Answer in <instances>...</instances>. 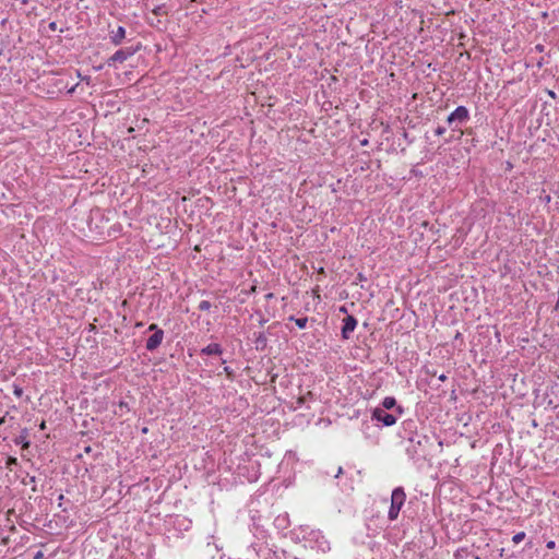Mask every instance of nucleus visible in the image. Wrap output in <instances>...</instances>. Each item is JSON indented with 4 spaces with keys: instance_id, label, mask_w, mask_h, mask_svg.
<instances>
[{
    "instance_id": "obj_23",
    "label": "nucleus",
    "mask_w": 559,
    "mask_h": 559,
    "mask_svg": "<svg viewBox=\"0 0 559 559\" xmlns=\"http://www.w3.org/2000/svg\"><path fill=\"white\" fill-rule=\"evenodd\" d=\"M447 129L442 126H439L436 128L435 130V134L440 136V135H443L445 133Z\"/></svg>"
},
{
    "instance_id": "obj_11",
    "label": "nucleus",
    "mask_w": 559,
    "mask_h": 559,
    "mask_svg": "<svg viewBox=\"0 0 559 559\" xmlns=\"http://www.w3.org/2000/svg\"><path fill=\"white\" fill-rule=\"evenodd\" d=\"M124 38L126 28L123 26H118L116 29L109 32V39L114 46L121 45Z\"/></svg>"
},
{
    "instance_id": "obj_1",
    "label": "nucleus",
    "mask_w": 559,
    "mask_h": 559,
    "mask_svg": "<svg viewBox=\"0 0 559 559\" xmlns=\"http://www.w3.org/2000/svg\"><path fill=\"white\" fill-rule=\"evenodd\" d=\"M274 555L267 531L254 524L240 559H273Z\"/></svg>"
},
{
    "instance_id": "obj_8",
    "label": "nucleus",
    "mask_w": 559,
    "mask_h": 559,
    "mask_svg": "<svg viewBox=\"0 0 559 559\" xmlns=\"http://www.w3.org/2000/svg\"><path fill=\"white\" fill-rule=\"evenodd\" d=\"M148 331L154 332L147 340L145 344V348L148 352H154L156 348H158L164 340V331L158 328L157 324L152 323L148 326Z\"/></svg>"
},
{
    "instance_id": "obj_24",
    "label": "nucleus",
    "mask_w": 559,
    "mask_h": 559,
    "mask_svg": "<svg viewBox=\"0 0 559 559\" xmlns=\"http://www.w3.org/2000/svg\"><path fill=\"white\" fill-rule=\"evenodd\" d=\"M224 372L227 374V377H228L229 379H233V378H234V370H233L231 368H229V367H227V366H226V367H224Z\"/></svg>"
},
{
    "instance_id": "obj_22",
    "label": "nucleus",
    "mask_w": 559,
    "mask_h": 559,
    "mask_svg": "<svg viewBox=\"0 0 559 559\" xmlns=\"http://www.w3.org/2000/svg\"><path fill=\"white\" fill-rule=\"evenodd\" d=\"M212 307L211 302L209 300H202L199 306H198V309L201 310V311H207L210 310Z\"/></svg>"
},
{
    "instance_id": "obj_37",
    "label": "nucleus",
    "mask_w": 559,
    "mask_h": 559,
    "mask_svg": "<svg viewBox=\"0 0 559 559\" xmlns=\"http://www.w3.org/2000/svg\"><path fill=\"white\" fill-rule=\"evenodd\" d=\"M503 554H504V549H503V548H501V549H500V551H499V556H500V557H503Z\"/></svg>"
},
{
    "instance_id": "obj_7",
    "label": "nucleus",
    "mask_w": 559,
    "mask_h": 559,
    "mask_svg": "<svg viewBox=\"0 0 559 559\" xmlns=\"http://www.w3.org/2000/svg\"><path fill=\"white\" fill-rule=\"evenodd\" d=\"M141 49V44L118 49L108 60V67L116 68L117 63H123Z\"/></svg>"
},
{
    "instance_id": "obj_12",
    "label": "nucleus",
    "mask_w": 559,
    "mask_h": 559,
    "mask_svg": "<svg viewBox=\"0 0 559 559\" xmlns=\"http://www.w3.org/2000/svg\"><path fill=\"white\" fill-rule=\"evenodd\" d=\"M200 353H201V355H206V356L222 355L223 348L218 343H210L207 346L203 347Z\"/></svg>"
},
{
    "instance_id": "obj_30",
    "label": "nucleus",
    "mask_w": 559,
    "mask_h": 559,
    "mask_svg": "<svg viewBox=\"0 0 559 559\" xmlns=\"http://www.w3.org/2000/svg\"><path fill=\"white\" fill-rule=\"evenodd\" d=\"M78 84L73 85L72 87H70L68 90V94L72 95L74 92H75V88H76Z\"/></svg>"
},
{
    "instance_id": "obj_42",
    "label": "nucleus",
    "mask_w": 559,
    "mask_h": 559,
    "mask_svg": "<svg viewBox=\"0 0 559 559\" xmlns=\"http://www.w3.org/2000/svg\"><path fill=\"white\" fill-rule=\"evenodd\" d=\"M475 559H480V557H479V556H476V557H475Z\"/></svg>"
},
{
    "instance_id": "obj_28",
    "label": "nucleus",
    "mask_w": 559,
    "mask_h": 559,
    "mask_svg": "<svg viewBox=\"0 0 559 559\" xmlns=\"http://www.w3.org/2000/svg\"><path fill=\"white\" fill-rule=\"evenodd\" d=\"M544 49H545V47L542 44H538V45L535 46V50L538 51V52H543Z\"/></svg>"
},
{
    "instance_id": "obj_18",
    "label": "nucleus",
    "mask_w": 559,
    "mask_h": 559,
    "mask_svg": "<svg viewBox=\"0 0 559 559\" xmlns=\"http://www.w3.org/2000/svg\"><path fill=\"white\" fill-rule=\"evenodd\" d=\"M175 522L179 525V527H181V528H183V530H188V528H189V526H190V524H191V521H190V520H188L187 518L181 516V515H178V516L176 518V521H175Z\"/></svg>"
},
{
    "instance_id": "obj_40",
    "label": "nucleus",
    "mask_w": 559,
    "mask_h": 559,
    "mask_svg": "<svg viewBox=\"0 0 559 559\" xmlns=\"http://www.w3.org/2000/svg\"><path fill=\"white\" fill-rule=\"evenodd\" d=\"M40 428L45 429V421L41 423Z\"/></svg>"
},
{
    "instance_id": "obj_41",
    "label": "nucleus",
    "mask_w": 559,
    "mask_h": 559,
    "mask_svg": "<svg viewBox=\"0 0 559 559\" xmlns=\"http://www.w3.org/2000/svg\"><path fill=\"white\" fill-rule=\"evenodd\" d=\"M292 559H300V558H298V557H292Z\"/></svg>"
},
{
    "instance_id": "obj_19",
    "label": "nucleus",
    "mask_w": 559,
    "mask_h": 559,
    "mask_svg": "<svg viewBox=\"0 0 559 559\" xmlns=\"http://www.w3.org/2000/svg\"><path fill=\"white\" fill-rule=\"evenodd\" d=\"M204 550H205V552H206L207 555H212L214 551H216V552H218V554H219V551H221V549L218 548L217 544H216V543H214V542H213V543L209 542V543L206 544V546H205V549H204Z\"/></svg>"
},
{
    "instance_id": "obj_39",
    "label": "nucleus",
    "mask_w": 559,
    "mask_h": 559,
    "mask_svg": "<svg viewBox=\"0 0 559 559\" xmlns=\"http://www.w3.org/2000/svg\"><path fill=\"white\" fill-rule=\"evenodd\" d=\"M272 297H273V294H272V293H269V294L266 295V298H272Z\"/></svg>"
},
{
    "instance_id": "obj_17",
    "label": "nucleus",
    "mask_w": 559,
    "mask_h": 559,
    "mask_svg": "<svg viewBox=\"0 0 559 559\" xmlns=\"http://www.w3.org/2000/svg\"><path fill=\"white\" fill-rule=\"evenodd\" d=\"M289 320L294 321L299 329H306L307 328V323H308V318L307 317L295 318L294 316H292V317H289Z\"/></svg>"
},
{
    "instance_id": "obj_6",
    "label": "nucleus",
    "mask_w": 559,
    "mask_h": 559,
    "mask_svg": "<svg viewBox=\"0 0 559 559\" xmlns=\"http://www.w3.org/2000/svg\"><path fill=\"white\" fill-rule=\"evenodd\" d=\"M406 501V493L403 487H396L391 493V504L388 511V519L395 521L399 518L400 511Z\"/></svg>"
},
{
    "instance_id": "obj_27",
    "label": "nucleus",
    "mask_w": 559,
    "mask_h": 559,
    "mask_svg": "<svg viewBox=\"0 0 559 559\" xmlns=\"http://www.w3.org/2000/svg\"><path fill=\"white\" fill-rule=\"evenodd\" d=\"M119 407H120V409L126 408L127 411H129V406H128V403H127V402L120 401V403H119Z\"/></svg>"
},
{
    "instance_id": "obj_5",
    "label": "nucleus",
    "mask_w": 559,
    "mask_h": 559,
    "mask_svg": "<svg viewBox=\"0 0 559 559\" xmlns=\"http://www.w3.org/2000/svg\"><path fill=\"white\" fill-rule=\"evenodd\" d=\"M471 119L469 110L466 106H457L447 118L448 126L452 131H461L462 126Z\"/></svg>"
},
{
    "instance_id": "obj_36",
    "label": "nucleus",
    "mask_w": 559,
    "mask_h": 559,
    "mask_svg": "<svg viewBox=\"0 0 559 559\" xmlns=\"http://www.w3.org/2000/svg\"><path fill=\"white\" fill-rule=\"evenodd\" d=\"M340 311H341V312H346V311H347V310H346V307H345V306H342V307L340 308Z\"/></svg>"
},
{
    "instance_id": "obj_26",
    "label": "nucleus",
    "mask_w": 559,
    "mask_h": 559,
    "mask_svg": "<svg viewBox=\"0 0 559 559\" xmlns=\"http://www.w3.org/2000/svg\"><path fill=\"white\" fill-rule=\"evenodd\" d=\"M546 547L548 549H554L556 547V542L555 540L547 542Z\"/></svg>"
},
{
    "instance_id": "obj_14",
    "label": "nucleus",
    "mask_w": 559,
    "mask_h": 559,
    "mask_svg": "<svg viewBox=\"0 0 559 559\" xmlns=\"http://www.w3.org/2000/svg\"><path fill=\"white\" fill-rule=\"evenodd\" d=\"M253 343L255 349L263 350L267 345V337L264 332H258L253 334Z\"/></svg>"
},
{
    "instance_id": "obj_31",
    "label": "nucleus",
    "mask_w": 559,
    "mask_h": 559,
    "mask_svg": "<svg viewBox=\"0 0 559 559\" xmlns=\"http://www.w3.org/2000/svg\"><path fill=\"white\" fill-rule=\"evenodd\" d=\"M438 379H439L440 381L444 382V381L448 379V377H447L444 373H442V374H440V376L438 377Z\"/></svg>"
},
{
    "instance_id": "obj_10",
    "label": "nucleus",
    "mask_w": 559,
    "mask_h": 559,
    "mask_svg": "<svg viewBox=\"0 0 559 559\" xmlns=\"http://www.w3.org/2000/svg\"><path fill=\"white\" fill-rule=\"evenodd\" d=\"M357 323H358L357 319L354 316H347L343 320V326H342L341 334L344 340L349 338L350 334L355 331Z\"/></svg>"
},
{
    "instance_id": "obj_20",
    "label": "nucleus",
    "mask_w": 559,
    "mask_h": 559,
    "mask_svg": "<svg viewBox=\"0 0 559 559\" xmlns=\"http://www.w3.org/2000/svg\"><path fill=\"white\" fill-rule=\"evenodd\" d=\"M525 536H526L525 532H519L513 535L512 542L514 544H520L521 542H523L525 539Z\"/></svg>"
},
{
    "instance_id": "obj_29",
    "label": "nucleus",
    "mask_w": 559,
    "mask_h": 559,
    "mask_svg": "<svg viewBox=\"0 0 559 559\" xmlns=\"http://www.w3.org/2000/svg\"><path fill=\"white\" fill-rule=\"evenodd\" d=\"M341 474H343V468L340 466V467H337L336 473L334 474V477L337 478L341 476Z\"/></svg>"
},
{
    "instance_id": "obj_2",
    "label": "nucleus",
    "mask_w": 559,
    "mask_h": 559,
    "mask_svg": "<svg viewBox=\"0 0 559 559\" xmlns=\"http://www.w3.org/2000/svg\"><path fill=\"white\" fill-rule=\"evenodd\" d=\"M290 539L295 543H304L306 548L317 549L325 552L330 550V543L319 530L311 528L309 525H300L289 533Z\"/></svg>"
},
{
    "instance_id": "obj_21",
    "label": "nucleus",
    "mask_w": 559,
    "mask_h": 559,
    "mask_svg": "<svg viewBox=\"0 0 559 559\" xmlns=\"http://www.w3.org/2000/svg\"><path fill=\"white\" fill-rule=\"evenodd\" d=\"M12 386H13V394L17 399L22 397V395H23V388L20 384L15 383V382L13 383Z\"/></svg>"
},
{
    "instance_id": "obj_15",
    "label": "nucleus",
    "mask_w": 559,
    "mask_h": 559,
    "mask_svg": "<svg viewBox=\"0 0 559 559\" xmlns=\"http://www.w3.org/2000/svg\"><path fill=\"white\" fill-rule=\"evenodd\" d=\"M399 405H396V400L393 396H385L381 403L379 408H383L384 411L395 409Z\"/></svg>"
},
{
    "instance_id": "obj_9",
    "label": "nucleus",
    "mask_w": 559,
    "mask_h": 559,
    "mask_svg": "<svg viewBox=\"0 0 559 559\" xmlns=\"http://www.w3.org/2000/svg\"><path fill=\"white\" fill-rule=\"evenodd\" d=\"M417 431V423L414 419H407L402 423L400 436L406 441L408 438L419 436Z\"/></svg>"
},
{
    "instance_id": "obj_34",
    "label": "nucleus",
    "mask_w": 559,
    "mask_h": 559,
    "mask_svg": "<svg viewBox=\"0 0 559 559\" xmlns=\"http://www.w3.org/2000/svg\"><path fill=\"white\" fill-rule=\"evenodd\" d=\"M49 27H50L51 29H56V23H55V22L50 23Z\"/></svg>"
},
{
    "instance_id": "obj_38",
    "label": "nucleus",
    "mask_w": 559,
    "mask_h": 559,
    "mask_svg": "<svg viewBox=\"0 0 559 559\" xmlns=\"http://www.w3.org/2000/svg\"><path fill=\"white\" fill-rule=\"evenodd\" d=\"M35 479H36L35 476H31L29 477V483H35Z\"/></svg>"
},
{
    "instance_id": "obj_3",
    "label": "nucleus",
    "mask_w": 559,
    "mask_h": 559,
    "mask_svg": "<svg viewBox=\"0 0 559 559\" xmlns=\"http://www.w3.org/2000/svg\"><path fill=\"white\" fill-rule=\"evenodd\" d=\"M429 444L430 438L424 433L408 438L405 445L406 454L414 462L424 460L428 454Z\"/></svg>"
},
{
    "instance_id": "obj_33",
    "label": "nucleus",
    "mask_w": 559,
    "mask_h": 559,
    "mask_svg": "<svg viewBox=\"0 0 559 559\" xmlns=\"http://www.w3.org/2000/svg\"><path fill=\"white\" fill-rule=\"evenodd\" d=\"M548 95H549L550 97H552V98H555V97H556V93H555L554 91H548Z\"/></svg>"
},
{
    "instance_id": "obj_32",
    "label": "nucleus",
    "mask_w": 559,
    "mask_h": 559,
    "mask_svg": "<svg viewBox=\"0 0 559 559\" xmlns=\"http://www.w3.org/2000/svg\"><path fill=\"white\" fill-rule=\"evenodd\" d=\"M543 66H544V59L542 58L540 60L537 61V67L542 68Z\"/></svg>"
},
{
    "instance_id": "obj_35",
    "label": "nucleus",
    "mask_w": 559,
    "mask_h": 559,
    "mask_svg": "<svg viewBox=\"0 0 559 559\" xmlns=\"http://www.w3.org/2000/svg\"><path fill=\"white\" fill-rule=\"evenodd\" d=\"M302 403H304V399L302 397L298 399L297 404L300 406Z\"/></svg>"
},
{
    "instance_id": "obj_13",
    "label": "nucleus",
    "mask_w": 559,
    "mask_h": 559,
    "mask_svg": "<svg viewBox=\"0 0 559 559\" xmlns=\"http://www.w3.org/2000/svg\"><path fill=\"white\" fill-rule=\"evenodd\" d=\"M289 515L287 513L278 514L274 519V526L278 531H284L289 526Z\"/></svg>"
},
{
    "instance_id": "obj_16",
    "label": "nucleus",
    "mask_w": 559,
    "mask_h": 559,
    "mask_svg": "<svg viewBox=\"0 0 559 559\" xmlns=\"http://www.w3.org/2000/svg\"><path fill=\"white\" fill-rule=\"evenodd\" d=\"M27 437V430L24 429L22 435H20L19 437H16L14 439V443L16 445H22L24 449L28 448L29 447V441L26 439Z\"/></svg>"
},
{
    "instance_id": "obj_25",
    "label": "nucleus",
    "mask_w": 559,
    "mask_h": 559,
    "mask_svg": "<svg viewBox=\"0 0 559 559\" xmlns=\"http://www.w3.org/2000/svg\"><path fill=\"white\" fill-rule=\"evenodd\" d=\"M17 463V460L13 456L8 457L7 460V466L15 465Z\"/></svg>"
},
{
    "instance_id": "obj_4",
    "label": "nucleus",
    "mask_w": 559,
    "mask_h": 559,
    "mask_svg": "<svg viewBox=\"0 0 559 559\" xmlns=\"http://www.w3.org/2000/svg\"><path fill=\"white\" fill-rule=\"evenodd\" d=\"M403 407L397 406L393 413H388L383 408L376 407L372 411L371 419L383 427L395 425L397 418L403 414Z\"/></svg>"
}]
</instances>
